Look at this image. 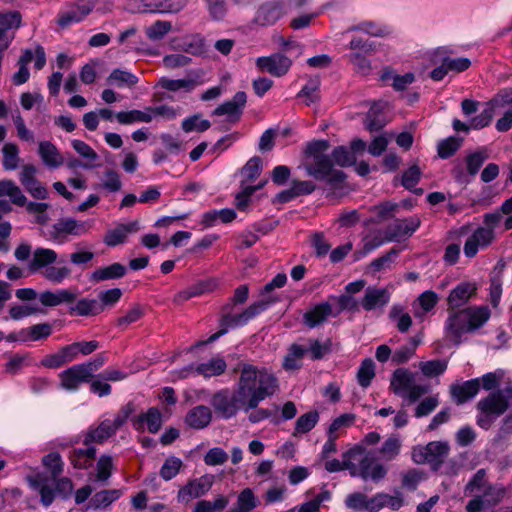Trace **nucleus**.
<instances>
[{
    "label": "nucleus",
    "mask_w": 512,
    "mask_h": 512,
    "mask_svg": "<svg viewBox=\"0 0 512 512\" xmlns=\"http://www.w3.org/2000/svg\"><path fill=\"white\" fill-rule=\"evenodd\" d=\"M226 369V363L221 358L211 359L207 363L199 364L195 371L204 377L218 376Z\"/></svg>",
    "instance_id": "nucleus-36"
},
{
    "label": "nucleus",
    "mask_w": 512,
    "mask_h": 512,
    "mask_svg": "<svg viewBox=\"0 0 512 512\" xmlns=\"http://www.w3.org/2000/svg\"><path fill=\"white\" fill-rule=\"evenodd\" d=\"M52 333V324L45 322L33 325L27 329H23L20 331L21 340L27 341H37L40 339H45L49 337Z\"/></svg>",
    "instance_id": "nucleus-33"
},
{
    "label": "nucleus",
    "mask_w": 512,
    "mask_h": 512,
    "mask_svg": "<svg viewBox=\"0 0 512 512\" xmlns=\"http://www.w3.org/2000/svg\"><path fill=\"white\" fill-rule=\"evenodd\" d=\"M120 429L114 421L103 420L96 428H90L85 435L83 444L89 446L91 443L102 444L107 439L115 435L117 430Z\"/></svg>",
    "instance_id": "nucleus-8"
},
{
    "label": "nucleus",
    "mask_w": 512,
    "mask_h": 512,
    "mask_svg": "<svg viewBox=\"0 0 512 512\" xmlns=\"http://www.w3.org/2000/svg\"><path fill=\"white\" fill-rule=\"evenodd\" d=\"M480 390V380L472 379L462 384H452L450 394L457 405L464 404L472 399Z\"/></svg>",
    "instance_id": "nucleus-11"
},
{
    "label": "nucleus",
    "mask_w": 512,
    "mask_h": 512,
    "mask_svg": "<svg viewBox=\"0 0 512 512\" xmlns=\"http://www.w3.org/2000/svg\"><path fill=\"white\" fill-rule=\"evenodd\" d=\"M183 466L181 459L175 456H169L163 466L160 469V476L165 480L169 481L174 478Z\"/></svg>",
    "instance_id": "nucleus-45"
},
{
    "label": "nucleus",
    "mask_w": 512,
    "mask_h": 512,
    "mask_svg": "<svg viewBox=\"0 0 512 512\" xmlns=\"http://www.w3.org/2000/svg\"><path fill=\"white\" fill-rule=\"evenodd\" d=\"M476 287L471 283H462L454 288L448 296V310L453 311L464 306L475 294Z\"/></svg>",
    "instance_id": "nucleus-16"
},
{
    "label": "nucleus",
    "mask_w": 512,
    "mask_h": 512,
    "mask_svg": "<svg viewBox=\"0 0 512 512\" xmlns=\"http://www.w3.org/2000/svg\"><path fill=\"white\" fill-rule=\"evenodd\" d=\"M127 268L121 263H113L106 267H100L93 271L90 279L94 282H101L112 279H119L125 276Z\"/></svg>",
    "instance_id": "nucleus-25"
},
{
    "label": "nucleus",
    "mask_w": 512,
    "mask_h": 512,
    "mask_svg": "<svg viewBox=\"0 0 512 512\" xmlns=\"http://www.w3.org/2000/svg\"><path fill=\"white\" fill-rule=\"evenodd\" d=\"M478 495L481 497L487 508H490L496 505L502 499L504 490L489 484L487 487L481 490Z\"/></svg>",
    "instance_id": "nucleus-47"
},
{
    "label": "nucleus",
    "mask_w": 512,
    "mask_h": 512,
    "mask_svg": "<svg viewBox=\"0 0 512 512\" xmlns=\"http://www.w3.org/2000/svg\"><path fill=\"white\" fill-rule=\"evenodd\" d=\"M215 476L212 474H205L199 478L191 479L186 485L181 487L178 491V501L189 503L195 498L205 495L213 486Z\"/></svg>",
    "instance_id": "nucleus-4"
},
{
    "label": "nucleus",
    "mask_w": 512,
    "mask_h": 512,
    "mask_svg": "<svg viewBox=\"0 0 512 512\" xmlns=\"http://www.w3.org/2000/svg\"><path fill=\"white\" fill-rule=\"evenodd\" d=\"M247 102V96L244 91L237 92L233 99L219 105L214 111L213 115L222 116L228 115L231 122H237L240 120L243 109Z\"/></svg>",
    "instance_id": "nucleus-7"
},
{
    "label": "nucleus",
    "mask_w": 512,
    "mask_h": 512,
    "mask_svg": "<svg viewBox=\"0 0 512 512\" xmlns=\"http://www.w3.org/2000/svg\"><path fill=\"white\" fill-rule=\"evenodd\" d=\"M262 170V160L260 157H252L242 168V174L245 175L247 181L256 179Z\"/></svg>",
    "instance_id": "nucleus-60"
},
{
    "label": "nucleus",
    "mask_w": 512,
    "mask_h": 512,
    "mask_svg": "<svg viewBox=\"0 0 512 512\" xmlns=\"http://www.w3.org/2000/svg\"><path fill=\"white\" fill-rule=\"evenodd\" d=\"M21 25V14L18 11H10L7 13H0V28L9 30L12 28H19Z\"/></svg>",
    "instance_id": "nucleus-62"
},
{
    "label": "nucleus",
    "mask_w": 512,
    "mask_h": 512,
    "mask_svg": "<svg viewBox=\"0 0 512 512\" xmlns=\"http://www.w3.org/2000/svg\"><path fill=\"white\" fill-rule=\"evenodd\" d=\"M330 148L328 140H313L307 143L303 155L304 169L315 180L323 183L321 187L327 198H341L347 194L348 175L335 166L349 167L356 164L357 158L346 146L335 147L331 154L325 152Z\"/></svg>",
    "instance_id": "nucleus-1"
},
{
    "label": "nucleus",
    "mask_w": 512,
    "mask_h": 512,
    "mask_svg": "<svg viewBox=\"0 0 512 512\" xmlns=\"http://www.w3.org/2000/svg\"><path fill=\"white\" fill-rule=\"evenodd\" d=\"M144 312L140 305H134L124 316L117 319L116 325L124 330L128 325L137 322L142 318Z\"/></svg>",
    "instance_id": "nucleus-55"
},
{
    "label": "nucleus",
    "mask_w": 512,
    "mask_h": 512,
    "mask_svg": "<svg viewBox=\"0 0 512 512\" xmlns=\"http://www.w3.org/2000/svg\"><path fill=\"white\" fill-rule=\"evenodd\" d=\"M400 441L397 437H389L382 445L380 453L387 460L395 458L400 451Z\"/></svg>",
    "instance_id": "nucleus-63"
},
{
    "label": "nucleus",
    "mask_w": 512,
    "mask_h": 512,
    "mask_svg": "<svg viewBox=\"0 0 512 512\" xmlns=\"http://www.w3.org/2000/svg\"><path fill=\"white\" fill-rule=\"evenodd\" d=\"M422 176V171L418 165H412L409 169L404 171L401 179V184L408 190H412L419 182Z\"/></svg>",
    "instance_id": "nucleus-57"
},
{
    "label": "nucleus",
    "mask_w": 512,
    "mask_h": 512,
    "mask_svg": "<svg viewBox=\"0 0 512 512\" xmlns=\"http://www.w3.org/2000/svg\"><path fill=\"white\" fill-rule=\"evenodd\" d=\"M229 503L225 496H219L215 501L200 500L196 503L193 512H221Z\"/></svg>",
    "instance_id": "nucleus-40"
},
{
    "label": "nucleus",
    "mask_w": 512,
    "mask_h": 512,
    "mask_svg": "<svg viewBox=\"0 0 512 512\" xmlns=\"http://www.w3.org/2000/svg\"><path fill=\"white\" fill-rule=\"evenodd\" d=\"M420 226V219H396L384 231L386 241L400 242L402 238L410 236Z\"/></svg>",
    "instance_id": "nucleus-5"
},
{
    "label": "nucleus",
    "mask_w": 512,
    "mask_h": 512,
    "mask_svg": "<svg viewBox=\"0 0 512 512\" xmlns=\"http://www.w3.org/2000/svg\"><path fill=\"white\" fill-rule=\"evenodd\" d=\"M390 300V293L386 288L368 287L360 304L366 311L384 307Z\"/></svg>",
    "instance_id": "nucleus-12"
},
{
    "label": "nucleus",
    "mask_w": 512,
    "mask_h": 512,
    "mask_svg": "<svg viewBox=\"0 0 512 512\" xmlns=\"http://www.w3.org/2000/svg\"><path fill=\"white\" fill-rule=\"evenodd\" d=\"M102 311L103 305L97 299L82 298L74 306L70 307V313L79 316H96Z\"/></svg>",
    "instance_id": "nucleus-31"
},
{
    "label": "nucleus",
    "mask_w": 512,
    "mask_h": 512,
    "mask_svg": "<svg viewBox=\"0 0 512 512\" xmlns=\"http://www.w3.org/2000/svg\"><path fill=\"white\" fill-rule=\"evenodd\" d=\"M85 231L87 229L84 222H79L74 218H63L53 225L52 236L57 238L64 234L78 235Z\"/></svg>",
    "instance_id": "nucleus-26"
},
{
    "label": "nucleus",
    "mask_w": 512,
    "mask_h": 512,
    "mask_svg": "<svg viewBox=\"0 0 512 512\" xmlns=\"http://www.w3.org/2000/svg\"><path fill=\"white\" fill-rule=\"evenodd\" d=\"M319 419V413L316 410L307 412L301 415L295 424V432L293 435L297 433H307L314 428Z\"/></svg>",
    "instance_id": "nucleus-43"
},
{
    "label": "nucleus",
    "mask_w": 512,
    "mask_h": 512,
    "mask_svg": "<svg viewBox=\"0 0 512 512\" xmlns=\"http://www.w3.org/2000/svg\"><path fill=\"white\" fill-rule=\"evenodd\" d=\"M490 316L487 307H468L450 311L447 319V330L452 335L456 345L461 343L462 334L473 332L480 328Z\"/></svg>",
    "instance_id": "nucleus-2"
},
{
    "label": "nucleus",
    "mask_w": 512,
    "mask_h": 512,
    "mask_svg": "<svg viewBox=\"0 0 512 512\" xmlns=\"http://www.w3.org/2000/svg\"><path fill=\"white\" fill-rule=\"evenodd\" d=\"M107 81L116 82L119 86L126 85L132 87L138 83V78L127 71L115 69L111 72Z\"/></svg>",
    "instance_id": "nucleus-53"
},
{
    "label": "nucleus",
    "mask_w": 512,
    "mask_h": 512,
    "mask_svg": "<svg viewBox=\"0 0 512 512\" xmlns=\"http://www.w3.org/2000/svg\"><path fill=\"white\" fill-rule=\"evenodd\" d=\"M3 166L7 170L16 169L19 162L18 147L13 143H7L3 146Z\"/></svg>",
    "instance_id": "nucleus-52"
},
{
    "label": "nucleus",
    "mask_w": 512,
    "mask_h": 512,
    "mask_svg": "<svg viewBox=\"0 0 512 512\" xmlns=\"http://www.w3.org/2000/svg\"><path fill=\"white\" fill-rule=\"evenodd\" d=\"M120 490H102L93 495L90 500L91 506L94 508L106 507L110 505L113 501L120 497Z\"/></svg>",
    "instance_id": "nucleus-41"
},
{
    "label": "nucleus",
    "mask_w": 512,
    "mask_h": 512,
    "mask_svg": "<svg viewBox=\"0 0 512 512\" xmlns=\"http://www.w3.org/2000/svg\"><path fill=\"white\" fill-rule=\"evenodd\" d=\"M39 154L43 162L48 166L58 167L62 164V161L57 159L59 156L57 148L49 141L40 142Z\"/></svg>",
    "instance_id": "nucleus-37"
},
{
    "label": "nucleus",
    "mask_w": 512,
    "mask_h": 512,
    "mask_svg": "<svg viewBox=\"0 0 512 512\" xmlns=\"http://www.w3.org/2000/svg\"><path fill=\"white\" fill-rule=\"evenodd\" d=\"M274 300L271 298H263L257 302H254L250 306H248L242 313L232 315L234 320V324L236 326L243 325L247 323L250 319L267 309V307L273 303Z\"/></svg>",
    "instance_id": "nucleus-28"
},
{
    "label": "nucleus",
    "mask_w": 512,
    "mask_h": 512,
    "mask_svg": "<svg viewBox=\"0 0 512 512\" xmlns=\"http://www.w3.org/2000/svg\"><path fill=\"white\" fill-rule=\"evenodd\" d=\"M463 138L451 136L438 143V155L442 159L452 157L462 146Z\"/></svg>",
    "instance_id": "nucleus-35"
},
{
    "label": "nucleus",
    "mask_w": 512,
    "mask_h": 512,
    "mask_svg": "<svg viewBox=\"0 0 512 512\" xmlns=\"http://www.w3.org/2000/svg\"><path fill=\"white\" fill-rule=\"evenodd\" d=\"M237 503L238 506L236 508L241 509L244 512H250L257 506V500L250 488H246L241 491L238 496Z\"/></svg>",
    "instance_id": "nucleus-59"
},
{
    "label": "nucleus",
    "mask_w": 512,
    "mask_h": 512,
    "mask_svg": "<svg viewBox=\"0 0 512 512\" xmlns=\"http://www.w3.org/2000/svg\"><path fill=\"white\" fill-rule=\"evenodd\" d=\"M42 464L50 471V476L37 473L27 477L30 487L38 491L40 501L44 506H49L54 500V491L50 486V479H57L63 473V461L58 452H50L42 458Z\"/></svg>",
    "instance_id": "nucleus-3"
},
{
    "label": "nucleus",
    "mask_w": 512,
    "mask_h": 512,
    "mask_svg": "<svg viewBox=\"0 0 512 512\" xmlns=\"http://www.w3.org/2000/svg\"><path fill=\"white\" fill-rule=\"evenodd\" d=\"M211 18L214 21H222L227 13L226 0H206Z\"/></svg>",
    "instance_id": "nucleus-58"
},
{
    "label": "nucleus",
    "mask_w": 512,
    "mask_h": 512,
    "mask_svg": "<svg viewBox=\"0 0 512 512\" xmlns=\"http://www.w3.org/2000/svg\"><path fill=\"white\" fill-rule=\"evenodd\" d=\"M96 457V448L74 449L69 454V460L76 469H87L92 466Z\"/></svg>",
    "instance_id": "nucleus-29"
},
{
    "label": "nucleus",
    "mask_w": 512,
    "mask_h": 512,
    "mask_svg": "<svg viewBox=\"0 0 512 512\" xmlns=\"http://www.w3.org/2000/svg\"><path fill=\"white\" fill-rule=\"evenodd\" d=\"M256 396L257 394L255 390H251L250 388L238 384V388L232 394V399L235 405L238 406V409L242 408L247 412L251 409L257 408L260 399H256L254 405L251 404Z\"/></svg>",
    "instance_id": "nucleus-27"
},
{
    "label": "nucleus",
    "mask_w": 512,
    "mask_h": 512,
    "mask_svg": "<svg viewBox=\"0 0 512 512\" xmlns=\"http://www.w3.org/2000/svg\"><path fill=\"white\" fill-rule=\"evenodd\" d=\"M211 124L208 120H200L198 115L191 116L186 118L182 122V129L185 132H191L193 130H197L199 132H204L210 128Z\"/></svg>",
    "instance_id": "nucleus-61"
},
{
    "label": "nucleus",
    "mask_w": 512,
    "mask_h": 512,
    "mask_svg": "<svg viewBox=\"0 0 512 512\" xmlns=\"http://www.w3.org/2000/svg\"><path fill=\"white\" fill-rule=\"evenodd\" d=\"M96 0H87L83 4H76L73 9L63 12L59 15L57 24L61 28H66L73 22H80L87 15H89L94 9Z\"/></svg>",
    "instance_id": "nucleus-9"
},
{
    "label": "nucleus",
    "mask_w": 512,
    "mask_h": 512,
    "mask_svg": "<svg viewBox=\"0 0 512 512\" xmlns=\"http://www.w3.org/2000/svg\"><path fill=\"white\" fill-rule=\"evenodd\" d=\"M387 471L383 465L375 463L373 458L365 456L359 461V476L367 480L368 478L374 481L383 479Z\"/></svg>",
    "instance_id": "nucleus-23"
},
{
    "label": "nucleus",
    "mask_w": 512,
    "mask_h": 512,
    "mask_svg": "<svg viewBox=\"0 0 512 512\" xmlns=\"http://www.w3.org/2000/svg\"><path fill=\"white\" fill-rule=\"evenodd\" d=\"M330 315H332L331 304L322 302L304 313L303 322L309 328H314L325 322Z\"/></svg>",
    "instance_id": "nucleus-21"
},
{
    "label": "nucleus",
    "mask_w": 512,
    "mask_h": 512,
    "mask_svg": "<svg viewBox=\"0 0 512 512\" xmlns=\"http://www.w3.org/2000/svg\"><path fill=\"white\" fill-rule=\"evenodd\" d=\"M365 449L362 446H355L343 453V470H349L352 477L359 476V467L352 461L356 456L362 455Z\"/></svg>",
    "instance_id": "nucleus-44"
},
{
    "label": "nucleus",
    "mask_w": 512,
    "mask_h": 512,
    "mask_svg": "<svg viewBox=\"0 0 512 512\" xmlns=\"http://www.w3.org/2000/svg\"><path fill=\"white\" fill-rule=\"evenodd\" d=\"M291 64V60L280 53H275L268 57H259L256 61V65L260 70L266 71L276 77L285 75L291 67Z\"/></svg>",
    "instance_id": "nucleus-6"
},
{
    "label": "nucleus",
    "mask_w": 512,
    "mask_h": 512,
    "mask_svg": "<svg viewBox=\"0 0 512 512\" xmlns=\"http://www.w3.org/2000/svg\"><path fill=\"white\" fill-rule=\"evenodd\" d=\"M212 413L209 407L198 405L192 408L185 417V423L193 429H203L209 425Z\"/></svg>",
    "instance_id": "nucleus-20"
},
{
    "label": "nucleus",
    "mask_w": 512,
    "mask_h": 512,
    "mask_svg": "<svg viewBox=\"0 0 512 512\" xmlns=\"http://www.w3.org/2000/svg\"><path fill=\"white\" fill-rule=\"evenodd\" d=\"M486 472L484 469L478 470L473 478L468 482V484L465 487V494L466 495H474L475 493H479L481 490H483L485 487H487L489 484L487 483L486 479Z\"/></svg>",
    "instance_id": "nucleus-51"
},
{
    "label": "nucleus",
    "mask_w": 512,
    "mask_h": 512,
    "mask_svg": "<svg viewBox=\"0 0 512 512\" xmlns=\"http://www.w3.org/2000/svg\"><path fill=\"white\" fill-rule=\"evenodd\" d=\"M282 15V3L279 1H268L259 7L254 21L261 26H268L278 21Z\"/></svg>",
    "instance_id": "nucleus-10"
},
{
    "label": "nucleus",
    "mask_w": 512,
    "mask_h": 512,
    "mask_svg": "<svg viewBox=\"0 0 512 512\" xmlns=\"http://www.w3.org/2000/svg\"><path fill=\"white\" fill-rule=\"evenodd\" d=\"M171 29V22L158 20L146 29V34L149 39L157 41L161 40Z\"/></svg>",
    "instance_id": "nucleus-54"
},
{
    "label": "nucleus",
    "mask_w": 512,
    "mask_h": 512,
    "mask_svg": "<svg viewBox=\"0 0 512 512\" xmlns=\"http://www.w3.org/2000/svg\"><path fill=\"white\" fill-rule=\"evenodd\" d=\"M112 468V457L109 455H102L97 461L98 480L106 481L111 476Z\"/></svg>",
    "instance_id": "nucleus-64"
},
{
    "label": "nucleus",
    "mask_w": 512,
    "mask_h": 512,
    "mask_svg": "<svg viewBox=\"0 0 512 512\" xmlns=\"http://www.w3.org/2000/svg\"><path fill=\"white\" fill-rule=\"evenodd\" d=\"M276 388V377L265 370H261L259 373L257 388L255 390L257 396L254 398L253 403L251 404L254 405L256 399H260V401H262L266 397L271 396L275 392Z\"/></svg>",
    "instance_id": "nucleus-24"
},
{
    "label": "nucleus",
    "mask_w": 512,
    "mask_h": 512,
    "mask_svg": "<svg viewBox=\"0 0 512 512\" xmlns=\"http://www.w3.org/2000/svg\"><path fill=\"white\" fill-rule=\"evenodd\" d=\"M40 302L44 306L53 307L57 306L63 302L72 303L76 299V294L69 290H61L58 293H53L51 291H45L40 294Z\"/></svg>",
    "instance_id": "nucleus-32"
},
{
    "label": "nucleus",
    "mask_w": 512,
    "mask_h": 512,
    "mask_svg": "<svg viewBox=\"0 0 512 512\" xmlns=\"http://www.w3.org/2000/svg\"><path fill=\"white\" fill-rule=\"evenodd\" d=\"M415 376L406 368H398L392 374L390 388L395 394L404 395L415 383Z\"/></svg>",
    "instance_id": "nucleus-18"
},
{
    "label": "nucleus",
    "mask_w": 512,
    "mask_h": 512,
    "mask_svg": "<svg viewBox=\"0 0 512 512\" xmlns=\"http://www.w3.org/2000/svg\"><path fill=\"white\" fill-rule=\"evenodd\" d=\"M61 386L67 390H76L81 382H89L87 374L80 365H74L60 374Z\"/></svg>",
    "instance_id": "nucleus-22"
},
{
    "label": "nucleus",
    "mask_w": 512,
    "mask_h": 512,
    "mask_svg": "<svg viewBox=\"0 0 512 512\" xmlns=\"http://www.w3.org/2000/svg\"><path fill=\"white\" fill-rule=\"evenodd\" d=\"M375 377V363L371 358L364 359L357 373L359 384L366 388Z\"/></svg>",
    "instance_id": "nucleus-42"
},
{
    "label": "nucleus",
    "mask_w": 512,
    "mask_h": 512,
    "mask_svg": "<svg viewBox=\"0 0 512 512\" xmlns=\"http://www.w3.org/2000/svg\"><path fill=\"white\" fill-rule=\"evenodd\" d=\"M211 405L215 412L225 419L235 416L238 411V406L235 405L227 390L215 393L211 398Z\"/></svg>",
    "instance_id": "nucleus-13"
},
{
    "label": "nucleus",
    "mask_w": 512,
    "mask_h": 512,
    "mask_svg": "<svg viewBox=\"0 0 512 512\" xmlns=\"http://www.w3.org/2000/svg\"><path fill=\"white\" fill-rule=\"evenodd\" d=\"M425 472L419 469H409L402 474V487L408 490H416L418 484L424 479Z\"/></svg>",
    "instance_id": "nucleus-50"
},
{
    "label": "nucleus",
    "mask_w": 512,
    "mask_h": 512,
    "mask_svg": "<svg viewBox=\"0 0 512 512\" xmlns=\"http://www.w3.org/2000/svg\"><path fill=\"white\" fill-rule=\"evenodd\" d=\"M260 370L251 364L243 363L241 376L239 379L240 385L250 388L251 390H256L258 384Z\"/></svg>",
    "instance_id": "nucleus-39"
},
{
    "label": "nucleus",
    "mask_w": 512,
    "mask_h": 512,
    "mask_svg": "<svg viewBox=\"0 0 512 512\" xmlns=\"http://www.w3.org/2000/svg\"><path fill=\"white\" fill-rule=\"evenodd\" d=\"M117 121L120 124H131L133 122H150L152 115L147 111L130 110L121 111L115 115Z\"/></svg>",
    "instance_id": "nucleus-38"
},
{
    "label": "nucleus",
    "mask_w": 512,
    "mask_h": 512,
    "mask_svg": "<svg viewBox=\"0 0 512 512\" xmlns=\"http://www.w3.org/2000/svg\"><path fill=\"white\" fill-rule=\"evenodd\" d=\"M162 88L169 91H177L179 89H185L191 91L197 85V81L193 79H167L161 78L158 83Z\"/></svg>",
    "instance_id": "nucleus-46"
},
{
    "label": "nucleus",
    "mask_w": 512,
    "mask_h": 512,
    "mask_svg": "<svg viewBox=\"0 0 512 512\" xmlns=\"http://www.w3.org/2000/svg\"><path fill=\"white\" fill-rule=\"evenodd\" d=\"M480 412H487L496 418L501 416L509 408V404L502 399L495 391L477 403Z\"/></svg>",
    "instance_id": "nucleus-17"
},
{
    "label": "nucleus",
    "mask_w": 512,
    "mask_h": 512,
    "mask_svg": "<svg viewBox=\"0 0 512 512\" xmlns=\"http://www.w3.org/2000/svg\"><path fill=\"white\" fill-rule=\"evenodd\" d=\"M133 425L137 430H143L144 424H147L150 433H157L162 426V414L157 407H151L146 413L132 419Z\"/></svg>",
    "instance_id": "nucleus-15"
},
{
    "label": "nucleus",
    "mask_w": 512,
    "mask_h": 512,
    "mask_svg": "<svg viewBox=\"0 0 512 512\" xmlns=\"http://www.w3.org/2000/svg\"><path fill=\"white\" fill-rule=\"evenodd\" d=\"M425 454L428 455V463L431 465L432 470L438 471L447 457L450 447L447 442L432 441L426 445Z\"/></svg>",
    "instance_id": "nucleus-19"
},
{
    "label": "nucleus",
    "mask_w": 512,
    "mask_h": 512,
    "mask_svg": "<svg viewBox=\"0 0 512 512\" xmlns=\"http://www.w3.org/2000/svg\"><path fill=\"white\" fill-rule=\"evenodd\" d=\"M150 12L177 13L183 8L181 0H163L154 4H147Z\"/></svg>",
    "instance_id": "nucleus-49"
},
{
    "label": "nucleus",
    "mask_w": 512,
    "mask_h": 512,
    "mask_svg": "<svg viewBox=\"0 0 512 512\" xmlns=\"http://www.w3.org/2000/svg\"><path fill=\"white\" fill-rule=\"evenodd\" d=\"M127 235L125 229L121 224H118L114 229L108 230L104 236V243L107 246L114 247L126 241Z\"/></svg>",
    "instance_id": "nucleus-56"
},
{
    "label": "nucleus",
    "mask_w": 512,
    "mask_h": 512,
    "mask_svg": "<svg viewBox=\"0 0 512 512\" xmlns=\"http://www.w3.org/2000/svg\"><path fill=\"white\" fill-rule=\"evenodd\" d=\"M419 367L426 377H435L444 373L447 368V362L439 359L431 360L420 362Z\"/></svg>",
    "instance_id": "nucleus-48"
},
{
    "label": "nucleus",
    "mask_w": 512,
    "mask_h": 512,
    "mask_svg": "<svg viewBox=\"0 0 512 512\" xmlns=\"http://www.w3.org/2000/svg\"><path fill=\"white\" fill-rule=\"evenodd\" d=\"M488 157L489 155L486 149H480L469 153L465 157L467 174L470 176H475L479 172L483 163L488 159Z\"/></svg>",
    "instance_id": "nucleus-34"
},
{
    "label": "nucleus",
    "mask_w": 512,
    "mask_h": 512,
    "mask_svg": "<svg viewBox=\"0 0 512 512\" xmlns=\"http://www.w3.org/2000/svg\"><path fill=\"white\" fill-rule=\"evenodd\" d=\"M57 260V253L48 248H37L33 253V258L29 262L28 268L31 272L53 264Z\"/></svg>",
    "instance_id": "nucleus-30"
},
{
    "label": "nucleus",
    "mask_w": 512,
    "mask_h": 512,
    "mask_svg": "<svg viewBox=\"0 0 512 512\" xmlns=\"http://www.w3.org/2000/svg\"><path fill=\"white\" fill-rule=\"evenodd\" d=\"M386 103H374L364 118V127L371 133L382 130L388 123V118L384 113Z\"/></svg>",
    "instance_id": "nucleus-14"
}]
</instances>
